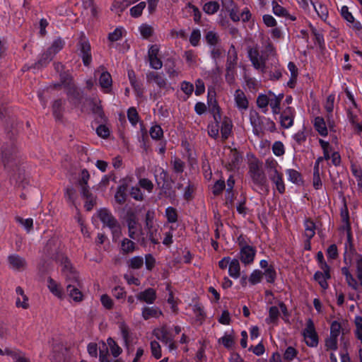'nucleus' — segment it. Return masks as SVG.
<instances>
[{"label": "nucleus", "instance_id": "obj_24", "mask_svg": "<svg viewBox=\"0 0 362 362\" xmlns=\"http://www.w3.org/2000/svg\"><path fill=\"white\" fill-rule=\"evenodd\" d=\"M272 6L273 13L276 16L288 18L291 19V21L296 20V17L291 16L289 14V13L288 12V11L285 8H284L283 6L279 5L276 1H273L272 2Z\"/></svg>", "mask_w": 362, "mask_h": 362}, {"label": "nucleus", "instance_id": "obj_49", "mask_svg": "<svg viewBox=\"0 0 362 362\" xmlns=\"http://www.w3.org/2000/svg\"><path fill=\"white\" fill-rule=\"evenodd\" d=\"M263 54L267 59L269 56H274L276 54L275 48L269 39L264 42Z\"/></svg>", "mask_w": 362, "mask_h": 362}, {"label": "nucleus", "instance_id": "obj_37", "mask_svg": "<svg viewBox=\"0 0 362 362\" xmlns=\"http://www.w3.org/2000/svg\"><path fill=\"white\" fill-rule=\"evenodd\" d=\"M54 57L52 54L47 50L44 52L39 60L35 64V68H41L46 66Z\"/></svg>", "mask_w": 362, "mask_h": 362}, {"label": "nucleus", "instance_id": "obj_44", "mask_svg": "<svg viewBox=\"0 0 362 362\" xmlns=\"http://www.w3.org/2000/svg\"><path fill=\"white\" fill-rule=\"evenodd\" d=\"M139 30L140 32L141 35L145 38L148 39L151 37L154 33L153 28L148 24L144 23L139 26Z\"/></svg>", "mask_w": 362, "mask_h": 362}, {"label": "nucleus", "instance_id": "obj_30", "mask_svg": "<svg viewBox=\"0 0 362 362\" xmlns=\"http://www.w3.org/2000/svg\"><path fill=\"white\" fill-rule=\"evenodd\" d=\"M47 287L50 292L57 297L59 298H62L63 297V291L59 284H58L51 277H49L47 279Z\"/></svg>", "mask_w": 362, "mask_h": 362}, {"label": "nucleus", "instance_id": "obj_12", "mask_svg": "<svg viewBox=\"0 0 362 362\" xmlns=\"http://www.w3.org/2000/svg\"><path fill=\"white\" fill-rule=\"evenodd\" d=\"M228 168L230 170L238 167L242 161V156L235 148H227Z\"/></svg>", "mask_w": 362, "mask_h": 362}, {"label": "nucleus", "instance_id": "obj_14", "mask_svg": "<svg viewBox=\"0 0 362 362\" xmlns=\"http://www.w3.org/2000/svg\"><path fill=\"white\" fill-rule=\"evenodd\" d=\"M8 261L9 264V267L14 270L16 271H23L27 267L26 260L18 255H11L8 257Z\"/></svg>", "mask_w": 362, "mask_h": 362}, {"label": "nucleus", "instance_id": "obj_5", "mask_svg": "<svg viewBox=\"0 0 362 362\" xmlns=\"http://www.w3.org/2000/svg\"><path fill=\"white\" fill-rule=\"evenodd\" d=\"M240 252L239 258L241 262L245 265H250L253 263L256 255V249L252 245L239 242Z\"/></svg>", "mask_w": 362, "mask_h": 362}, {"label": "nucleus", "instance_id": "obj_36", "mask_svg": "<svg viewBox=\"0 0 362 362\" xmlns=\"http://www.w3.org/2000/svg\"><path fill=\"white\" fill-rule=\"evenodd\" d=\"M205 40L208 45L214 47L218 46V44L220 42V38L218 35L212 30L208 31L205 35Z\"/></svg>", "mask_w": 362, "mask_h": 362}, {"label": "nucleus", "instance_id": "obj_11", "mask_svg": "<svg viewBox=\"0 0 362 362\" xmlns=\"http://www.w3.org/2000/svg\"><path fill=\"white\" fill-rule=\"evenodd\" d=\"M78 49L83 64L86 66H89L92 61L90 45L89 42L86 40H81L78 43Z\"/></svg>", "mask_w": 362, "mask_h": 362}, {"label": "nucleus", "instance_id": "obj_47", "mask_svg": "<svg viewBox=\"0 0 362 362\" xmlns=\"http://www.w3.org/2000/svg\"><path fill=\"white\" fill-rule=\"evenodd\" d=\"M325 348L327 351H336L338 349V338L329 336L325 339Z\"/></svg>", "mask_w": 362, "mask_h": 362}, {"label": "nucleus", "instance_id": "obj_56", "mask_svg": "<svg viewBox=\"0 0 362 362\" xmlns=\"http://www.w3.org/2000/svg\"><path fill=\"white\" fill-rule=\"evenodd\" d=\"M165 216L169 223H175L177 221V210L172 206L168 207L165 209Z\"/></svg>", "mask_w": 362, "mask_h": 362}, {"label": "nucleus", "instance_id": "obj_54", "mask_svg": "<svg viewBox=\"0 0 362 362\" xmlns=\"http://www.w3.org/2000/svg\"><path fill=\"white\" fill-rule=\"evenodd\" d=\"M269 98L267 95L260 94L257 98V105L261 109H264V112L267 110V106L269 103Z\"/></svg>", "mask_w": 362, "mask_h": 362}, {"label": "nucleus", "instance_id": "obj_32", "mask_svg": "<svg viewBox=\"0 0 362 362\" xmlns=\"http://www.w3.org/2000/svg\"><path fill=\"white\" fill-rule=\"evenodd\" d=\"M314 127L316 131L321 136H327L328 131L324 119L321 117H316L314 119Z\"/></svg>", "mask_w": 362, "mask_h": 362}, {"label": "nucleus", "instance_id": "obj_1", "mask_svg": "<svg viewBox=\"0 0 362 362\" xmlns=\"http://www.w3.org/2000/svg\"><path fill=\"white\" fill-rule=\"evenodd\" d=\"M249 175L255 185L260 189L268 192V182L264 172L262 170V164L261 162L254 160L250 163Z\"/></svg>", "mask_w": 362, "mask_h": 362}, {"label": "nucleus", "instance_id": "obj_19", "mask_svg": "<svg viewBox=\"0 0 362 362\" xmlns=\"http://www.w3.org/2000/svg\"><path fill=\"white\" fill-rule=\"evenodd\" d=\"M234 99L236 106L239 110H245L247 109L248 100L245 96V94L242 90L238 89L235 91Z\"/></svg>", "mask_w": 362, "mask_h": 362}, {"label": "nucleus", "instance_id": "obj_46", "mask_svg": "<svg viewBox=\"0 0 362 362\" xmlns=\"http://www.w3.org/2000/svg\"><path fill=\"white\" fill-rule=\"evenodd\" d=\"M126 191L127 187L125 185H120L118 187L115 198L117 202L122 204L126 201Z\"/></svg>", "mask_w": 362, "mask_h": 362}, {"label": "nucleus", "instance_id": "obj_34", "mask_svg": "<svg viewBox=\"0 0 362 362\" xmlns=\"http://www.w3.org/2000/svg\"><path fill=\"white\" fill-rule=\"evenodd\" d=\"M107 344L108 345L111 354L114 357L117 358L122 354V348L117 344V342L112 338L109 337L107 339Z\"/></svg>", "mask_w": 362, "mask_h": 362}, {"label": "nucleus", "instance_id": "obj_2", "mask_svg": "<svg viewBox=\"0 0 362 362\" xmlns=\"http://www.w3.org/2000/svg\"><path fill=\"white\" fill-rule=\"evenodd\" d=\"M238 59L236 48L234 45H231L227 54L225 76L226 80L229 84H233L235 81Z\"/></svg>", "mask_w": 362, "mask_h": 362}, {"label": "nucleus", "instance_id": "obj_22", "mask_svg": "<svg viewBox=\"0 0 362 362\" xmlns=\"http://www.w3.org/2000/svg\"><path fill=\"white\" fill-rule=\"evenodd\" d=\"M271 181L275 185L277 191L280 194L285 192V185L283 180V175L279 172H274V173L269 175Z\"/></svg>", "mask_w": 362, "mask_h": 362}, {"label": "nucleus", "instance_id": "obj_61", "mask_svg": "<svg viewBox=\"0 0 362 362\" xmlns=\"http://www.w3.org/2000/svg\"><path fill=\"white\" fill-rule=\"evenodd\" d=\"M150 135L153 139H160L163 135L162 128L157 124L152 126L150 129Z\"/></svg>", "mask_w": 362, "mask_h": 362}, {"label": "nucleus", "instance_id": "obj_16", "mask_svg": "<svg viewBox=\"0 0 362 362\" xmlns=\"http://www.w3.org/2000/svg\"><path fill=\"white\" fill-rule=\"evenodd\" d=\"M294 110L288 107L286 108L281 115V124L284 128H289L293 124L294 120Z\"/></svg>", "mask_w": 362, "mask_h": 362}, {"label": "nucleus", "instance_id": "obj_45", "mask_svg": "<svg viewBox=\"0 0 362 362\" xmlns=\"http://www.w3.org/2000/svg\"><path fill=\"white\" fill-rule=\"evenodd\" d=\"M64 45V41L61 38L55 40L52 45L48 48L47 51L49 52L52 56L58 53Z\"/></svg>", "mask_w": 362, "mask_h": 362}, {"label": "nucleus", "instance_id": "obj_43", "mask_svg": "<svg viewBox=\"0 0 362 362\" xmlns=\"http://www.w3.org/2000/svg\"><path fill=\"white\" fill-rule=\"evenodd\" d=\"M279 316V310L276 306H272L269 310V317L266 319L267 323L276 324Z\"/></svg>", "mask_w": 362, "mask_h": 362}, {"label": "nucleus", "instance_id": "obj_23", "mask_svg": "<svg viewBox=\"0 0 362 362\" xmlns=\"http://www.w3.org/2000/svg\"><path fill=\"white\" fill-rule=\"evenodd\" d=\"M269 95L270 96H272L269 99V104L270 105V107L272 108V112L275 115H277L280 112V104L281 102V100L284 98L283 94H279L278 95H275L271 91L269 92Z\"/></svg>", "mask_w": 362, "mask_h": 362}, {"label": "nucleus", "instance_id": "obj_6", "mask_svg": "<svg viewBox=\"0 0 362 362\" xmlns=\"http://www.w3.org/2000/svg\"><path fill=\"white\" fill-rule=\"evenodd\" d=\"M153 334L158 340H160L164 344L168 345L170 350L176 349L173 337L166 326H163L160 328L156 329L153 331Z\"/></svg>", "mask_w": 362, "mask_h": 362}, {"label": "nucleus", "instance_id": "obj_17", "mask_svg": "<svg viewBox=\"0 0 362 362\" xmlns=\"http://www.w3.org/2000/svg\"><path fill=\"white\" fill-rule=\"evenodd\" d=\"M81 288V283L72 284H68L66 286V292L68 295L75 302H81L83 300V296L80 288Z\"/></svg>", "mask_w": 362, "mask_h": 362}, {"label": "nucleus", "instance_id": "obj_41", "mask_svg": "<svg viewBox=\"0 0 362 362\" xmlns=\"http://www.w3.org/2000/svg\"><path fill=\"white\" fill-rule=\"evenodd\" d=\"M219 9V4L216 1H209L203 5V11L209 15L214 14Z\"/></svg>", "mask_w": 362, "mask_h": 362}, {"label": "nucleus", "instance_id": "obj_53", "mask_svg": "<svg viewBox=\"0 0 362 362\" xmlns=\"http://www.w3.org/2000/svg\"><path fill=\"white\" fill-rule=\"evenodd\" d=\"M59 261L62 266V272L63 274L71 272V270L74 269L67 257L62 256Z\"/></svg>", "mask_w": 362, "mask_h": 362}, {"label": "nucleus", "instance_id": "obj_39", "mask_svg": "<svg viewBox=\"0 0 362 362\" xmlns=\"http://www.w3.org/2000/svg\"><path fill=\"white\" fill-rule=\"evenodd\" d=\"M121 249L123 253H132L135 250L136 245L132 240L128 238H124L121 243Z\"/></svg>", "mask_w": 362, "mask_h": 362}, {"label": "nucleus", "instance_id": "obj_42", "mask_svg": "<svg viewBox=\"0 0 362 362\" xmlns=\"http://www.w3.org/2000/svg\"><path fill=\"white\" fill-rule=\"evenodd\" d=\"M347 116L349 122L355 126L360 132H362V124L358 122V116L356 111L349 108L347 111Z\"/></svg>", "mask_w": 362, "mask_h": 362}, {"label": "nucleus", "instance_id": "obj_9", "mask_svg": "<svg viewBox=\"0 0 362 362\" xmlns=\"http://www.w3.org/2000/svg\"><path fill=\"white\" fill-rule=\"evenodd\" d=\"M160 49L157 45H152L148 50V58L150 66L153 69H160L163 62L158 57Z\"/></svg>", "mask_w": 362, "mask_h": 362}, {"label": "nucleus", "instance_id": "obj_57", "mask_svg": "<svg viewBox=\"0 0 362 362\" xmlns=\"http://www.w3.org/2000/svg\"><path fill=\"white\" fill-rule=\"evenodd\" d=\"M15 219L18 223L22 225L28 232H30L33 229V218H30L23 219V218H21L20 216H16L15 218Z\"/></svg>", "mask_w": 362, "mask_h": 362}, {"label": "nucleus", "instance_id": "obj_59", "mask_svg": "<svg viewBox=\"0 0 362 362\" xmlns=\"http://www.w3.org/2000/svg\"><path fill=\"white\" fill-rule=\"evenodd\" d=\"M125 33L123 28H117L112 33H110L108 35L109 40L115 42L121 39L123 33Z\"/></svg>", "mask_w": 362, "mask_h": 362}, {"label": "nucleus", "instance_id": "obj_38", "mask_svg": "<svg viewBox=\"0 0 362 362\" xmlns=\"http://www.w3.org/2000/svg\"><path fill=\"white\" fill-rule=\"evenodd\" d=\"M288 69L291 72V78L288 82V86L293 88L298 76V68L293 62H290L288 64Z\"/></svg>", "mask_w": 362, "mask_h": 362}, {"label": "nucleus", "instance_id": "obj_7", "mask_svg": "<svg viewBox=\"0 0 362 362\" xmlns=\"http://www.w3.org/2000/svg\"><path fill=\"white\" fill-rule=\"evenodd\" d=\"M248 57L255 69L259 70L262 73L266 71L267 58L264 56H260L257 49H250L248 50Z\"/></svg>", "mask_w": 362, "mask_h": 362}, {"label": "nucleus", "instance_id": "obj_58", "mask_svg": "<svg viewBox=\"0 0 362 362\" xmlns=\"http://www.w3.org/2000/svg\"><path fill=\"white\" fill-rule=\"evenodd\" d=\"M171 163L175 173H181L184 171L185 165L180 158L175 157L174 159L171 160Z\"/></svg>", "mask_w": 362, "mask_h": 362}, {"label": "nucleus", "instance_id": "obj_15", "mask_svg": "<svg viewBox=\"0 0 362 362\" xmlns=\"http://www.w3.org/2000/svg\"><path fill=\"white\" fill-rule=\"evenodd\" d=\"M146 79L149 83H155L159 88H166L168 83L163 75L159 73L149 71L146 74Z\"/></svg>", "mask_w": 362, "mask_h": 362}, {"label": "nucleus", "instance_id": "obj_18", "mask_svg": "<svg viewBox=\"0 0 362 362\" xmlns=\"http://www.w3.org/2000/svg\"><path fill=\"white\" fill-rule=\"evenodd\" d=\"M136 298L141 302L152 304L156 299V292L153 288H148L144 291L139 293Z\"/></svg>", "mask_w": 362, "mask_h": 362}, {"label": "nucleus", "instance_id": "obj_8", "mask_svg": "<svg viewBox=\"0 0 362 362\" xmlns=\"http://www.w3.org/2000/svg\"><path fill=\"white\" fill-rule=\"evenodd\" d=\"M305 341L309 346H316L318 344L317 334L315 329L314 323L312 320L308 319L306 327L303 331Z\"/></svg>", "mask_w": 362, "mask_h": 362}, {"label": "nucleus", "instance_id": "obj_10", "mask_svg": "<svg viewBox=\"0 0 362 362\" xmlns=\"http://www.w3.org/2000/svg\"><path fill=\"white\" fill-rule=\"evenodd\" d=\"M101 71V74L99 78V83L105 93H110L112 91V79L110 74L105 70V68L101 66L98 68V71Z\"/></svg>", "mask_w": 362, "mask_h": 362}, {"label": "nucleus", "instance_id": "obj_64", "mask_svg": "<svg viewBox=\"0 0 362 362\" xmlns=\"http://www.w3.org/2000/svg\"><path fill=\"white\" fill-rule=\"evenodd\" d=\"M356 276L362 286V256L358 255L356 257Z\"/></svg>", "mask_w": 362, "mask_h": 362}, {"label": "nucleus", "instance_id": "obj_21", "mask_svg": "<svg viewBox=\"0 0 362 362\" xmlns=\"http://www.w3.org/2000/svg\"><path fill=\"white\" fill-rule=\"evenodd\" d=\"M16 293L17 294L16 305L18 308L28 309L29 308L28 298L24 293L23 288L20 286H18L16 289Z\"/></svg>", "mask_w": 362, "mask_h": 362}, {"label": "nucleus", "instance_id": "obj_28", "mask_svg": "<svg viewBox=\"0 0 362 362\" xmlns=\"http://www.w3.org/2000/svg\"><path fill=\"white\" fill-rule=\"evenodd\" d=\"M310 4L313 6L317 16L322 20L325 21L328 17V9L327 6L321 3L314 2L313 1H310Z\"/></svg>", "mask_w": 362, "mask_h": 362}, {"label": "nucleus", "instance_id": "obj_35", "mask_svg": "<svg viewBox=\"0 0 362 362\" xmlns=\"http://www.w3.org/2000/svg\"><path fill=\"white\" fill-rule=\"evenodd\" d=\"M166 72L170 78H174L179 76L180 72L175 68V62L173 59H168L166 64Z\"/></svg>", "mask_w": 362, "mask_h": 362}, {"label": "nucleus", "instance_id": "obj_63", "mask_svg": "<svg viewBox=\"0 0 362 362\" xmlns=\"http://www.w3.org/2000/svg\"><path fill=\"white\" fill-rule=\"evenodd\" d=\"M200 39H201L200 30L199 29L193 30L190 35V37H189L190 44L194 47H197V46H198V45L199 43Z\"/></svg>", "mask_w": 362, "mask_h": 362}, {"label": "nucleus", "instance_id": "obj_25", "mask_svg": "<svg viewBox=\"0 0 362 362\" xmlns=\"http://www.w3.org/2000/svg\"><path fill=\"white\" fill-rule=\"evenodd\" d=\"M210 54L215 64L217 65L221 62L226 54V50L220 45L214 46L210 51Z\"/></svg>", "mask_w": 362, "mask_h": 362}, {"label": "nucleus", "instance_id": "obj_20", "mask_svg": "<svg viewBox=\"0 0 362 362\" xmlns=\"http://www.w3.org/2000/svg\"><path fill=\"white\" fill-rule=\"evenodd\" d=\"M147 236L153 244H158L160 239V226L158 224L146 227Z\"/></svg>", "mask_w": 362, "mask_h": 362}, {"label": "nucleus", "instance_id": "obj_33", "mask_svg": "<svg viewBox=\"0 0 362 362\" xmlns=\"http://www.w3.org/2000/svg\"><path fill=\"white\" fill-rule=\"evenodd\" d=\"M305 226V236L308 240V245H310V240L314 237L315 234V224L310 219H306L304 223Z\"/></svg>", "mask_w": 362, "mask_h": 362}, {"label": "nucleus", "instance_id": "obj_29", "mask_svg": "<svg viewBox=\"0 0 362 362\" xmlns=\"http://www.w3.org/2000/svg\"><path fill=\"white\" fill-rule=\"evenodd\" d=\"M228 274L234 279H238L240 276V264L238 259H231L228 267Z\"/></svg>", "mask_w": 362, "mask_h": 362}, {"label": "nucleus", "instance_id": "obj_3", "mask_svg": "<svg viewBox=\"0 0 362 362\" xmlns=\"http://www.w3.org/2000/svg\"><path fill=\"white\" fill-rule=\"evenodd\" d=\"M17 153L18 149L12 142L2 146V163L5 168L8 170H13V168L17 165Z\"/></svg>", "mask_w": 362, "mask_h": 362}, {"label": "nucleus", "instance_id": "obj_40", "mask_svg": "<svg viewBox=\"0 0 362 362\" xmlns=\"http://www.w3.org/2000/svg\"><path fill=\"white\" fill-rule=\"evenodd\" d=\"M330 278H327L325 276V273H323L321 271H317L314 274V279L320 284L322 288L324 290L328 288V284L327 281Z\"/></svg>", "mask_w": 362, "mask_h": 362}, {"label": "nucleus", "instance_id": "obj_26", "mask_svg": "<svg viewBox=\"0 0 362 362\" xmlns=\"http://www.w3.org/2000/svg\"><path fill=\"white\" fill-rule=\"evenodd\" d=\"M142 317L144 320L152 317L158 318L163 315L161 310L156 307H144L142 309Z\"/></svg>", "mask_w": 362, "mask_h": 362}, {"label": "nucleus", "instance_id": "obj_51", "mask_svg": "<svg viewBox=\"0 0 362 362\" xmlns=\"http://www.w3.org/2000/svg\"><path fill=\"white\" fill-rule=\"evenodd\" d=\"M286 174L288 180L293 183L299 184L302 181L300 174L296 170L288 169L286 170Z\"/></svg>", "mask_w": 362, "mask_h": 362}, {"label": "nucleus", "instance_id": "obj_13", "mask_svg": "<svg viewBox=\"0 0 362 362\" xmlns=\"http://www.w3.org/2000/svg\"><path fill=\"white\" fill-rule=\"evenodd\" d=\"M60 79L62 85L66 88V94L77 98L79 94L76 87L72 83L71 77L69 74L64 73L60 74Z\"/></svg>", "mask_w": 362, "mask_h": 362}, {"label": "nucleus", "instance_id": "obj_62", "mask_svg": "<svg viewBox=\"0 0 362 362\" xmlns=\"http://www.w3.org/2000/svg\"><path fill=\"white\" fill-rule=\"evenodd\" d=\"M263 274L260 270H254L249 277V281L251 284L255 285L259 283L262 279Z\"/></svg>", "mask_w": 362, "mask_h": 362}, {"label": "nucleus", "instance_id": "obj_4", "mask_svg": "<svg viewBox=\"0 0 362 362\" xmlns=\"http://www.w3.org/2000/svg\"><path fill=\"white\" fill-rule=\"evenodd\" d=\"M98 217L104 226H107L114 235L119 237L121 233L120 225L111 212L106 209H102L98 211Z\"/></svg>", "mask_w": 362, "mask_h": 362}, {"label": "nucleus", "instance_id": "obj_52", "mask_svg": "<svg viewBox=\"0 0 362 362\" xmlns=\"http://www.w3.org/2000/svg\"><path fill=\"white\" fill-rule=\"evenodd\" d=\"M146 7V3L144 1H141L137 5L133 6L130 9V14L134 18H138L139 17L143 12V10Z\"/></svg>", "mask_w": 362, "mask_h": 362}, {"label": "nucleus", "instance_id": "obj_50", "mask_svg": "<svg viewBox=\"0 0 362 362\" xmlns=\"http://www.w3.org/2000/svg\"><path fill=\"white\" fill-rule=\"evenodd\" d=\"M68 284H80L81 281L78 273L75 269L64 274Z\"/></svg>", "mask_w": 362, "mask_h": 362}, {"label": "nucleus", "instance_id": "obj_48", "mask_svg": "<svg viewBox=\"0 0 362 362\" xmlns=\"http://www.w3.org/2000/svg\"><path fill=\"white\" fill-rule=\"evenodd\" d=\"M144 264V259L140 256H135L128 261L129 267L133 269H139Z\"/></svg>", "mask_w": 362, "mask_h": 362}, {"label": "nucleus", "instance_id": "obj_55", "mask_svg": "<svg viewBox=\"0 0 362 362\" xmlns=\"http://www.w3.org/2000/svg\"><path fill=\"white\" fill-rule=\"evenodd\" d=\"M53 115L56 119H60L62 116V101L57 100L52 105Z\"/></svg>", "mask_w": 362, "mask_h": 362}, {"label": "nucleus", "instance_id": "obj_60", "mask_svg": "<svg viewBox=\"0 0 362 362\" xmlns=\"http://www.w3.org/2000/svg\"><path fill=\"white\" fill-rule=\"evenodd\" d=\"M265 165L267 170L268 175L274 173V172H279L277 170L278 163L274 159H267L265 162Z\"/></svg>", "mask_w": 362, "mask_h": 362}, {"label": "nucleus", "instance_id": "obj_27", "mask_svg": "<svg viewBox=\"0 0 362 362\" xmlns=\"http://www.w3.org/2000/svg\"><path fill=\"white\" fill-rule=\"evenodd\" d=\"M221 136L223 140H226L228 138L230 134L231 133L232 127H233L232 122L229 118H228L226 117H225L222 121L221 120Z\"/></svg>", "mask_w": 362, "mask_h": 362}, {"label": "nucleus", "instance_id": "obj_31", "mask_svg": "<svg viewBox=\"0 0 362 362\" xmlns=\"http://www.w3.org/2000/svg\"><path fill=\"white\" fill-rule=\"evenodd\" d=\"M129 0H114L111 10L119 15L123 12L129 5Z\"/></svg>", "mask_w": 362, "mask_h": 362}]
</instances>
